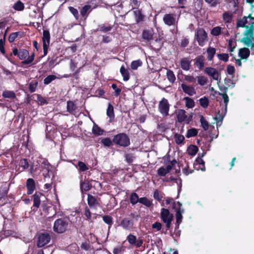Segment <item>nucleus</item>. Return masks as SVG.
<instances>
[{
    "label": "nucleus",
    "mask_w": 254,
    "mask_h": 254,
    "mask_svg": "<svg viewBox=\"0 0 254 254\" xmlns=\"http://www.w3.org/2000/svg\"><path fill=\"white\" fill-rule=\"evenodd\" d=\"M248 19L247 25L251 27H247V30L244 33V37L241 40V42L247 46H249L251 43V37L254 35V18L252 17L250 15L246 17Z\"/></svg>",
    "instance_id": "1"
},
{
    "label": "nucleus",
    "mask_w": 254,
    "mask_h": 254,
    "mask_svg": "<svg viewBox=\"0 0 254 254\" xmlns=\"http://www.w3.org/2000/svg\"><path fill=\"white\" fill-rule=\"evenodd\" d=\"M68 225V220L65 218L58 219L54 223V231L58 233H64L67 229Z\"/></svg>",
    "instance_id": "2"
},
{
    "label": "nucleus",
    "mask_w": 254,
    "mask_h": 254,
    "mask_svg": "<svg viewBox=\"0 0 254 254\" xmlns=\"http://www.w3.org/2000/svg\"><path fill=\"white\" fill-rule=\"evenodd\" d=\"M160 216L162 221L165 223L167 229L170 228L172 221L173 220V215L166 208L161 209Z\"/></svg>",
    "instance_id": "3"
},
{
    "label": "nucleus",
    "mask_w": 254,
    "mask_h": 254,
    "mask_svg": "<svg viewBox=\"0 0 254 254\" xmlns=\"http://www.w3.org/2000/svg\"><path fill=\"white\" fill-rule=\"evenodd\" d=\"M113 142L120 146L127 147L130 144L129 139L125 133H120L115 135Z\"/></svg>",
    "instance_id": "4"
},
{
    "label": "nucleus",
    "mask_w": 254,
    "mask_h": 254,
    "mask_svg": "<svg viewBox=\"0 0 254 254\" xmlns=\"http://www.w3.org/2000/svg\"><path fill=\"white\" fill-rule=\"evenodd\" d=\"M195 39L198 43V45L203 46L207 41V33L202 28L198 29L195 34Z\"/></svg>",
    "instance_id": "5"
},
{
    "label": "nucleus",
    "mask_w": 254,
    "mask_h": 254,
    "mask_svg": "<svg viewBox=\"0 0 254 254\" xmlns=\"http://www.w3.org/2000/svg\"><path fill=\"white\" fill-rule=\"evenodd\" d=\"M170 105L167 99L163 98L159 103V110L164 116L168 115Z\"/></svg>",
    "instance_id": "6"
},
{
    "label": "nucleus",
    "mask_w": 254,
    "mask_h": 254,
    "mask_svg": "<svg viewBox=\"0 0 254 254\" xmlns=\"http://www.w3.org/2000/svg\"><path fill=\"white\" fill-rule=\"evenodd\" d=\"M204 72L211 77L213 79L220 81V73L216 69L211 67H206L204 69Z\"/></svg>",
    "instance_id": "7"
},
{
    "label": "nucleus",
    "mask_w": 254,
    "mask_h": 254,
    "mask_svg": "<svg viewBox=\"0 0 254 254\" xmlns=\"http://www.w3.org/2000/svg\"><path fill=\"white\" fill-rule=\"evenodd\" d=\"M87 202L88 205L91 208L96 209L98 207H100V198L91 194H88Z\"/></svg>",
    "instance_id": "8"
},
{
    "label": "nucleus",
    "mask_w": 254,
    "mask_h": 254,
    "mask_svg": "<svg viewBox=\"0 0 254 254\" xmlns=\"http://www.w3.org/2000/svg\"><path fill=\"white\" fill-rule=\"evenodd\" d=\"M43 46L44 50V56L46 55L48 53V49L50 44V33L47 30H44L43 34Z\"/></svg>",
    "instance_id": "9"
},
{
    "label": "nucleus",
    "mask_w": 254,
    "mask_h": 254,
    "mask_svg": "<svg viewBox=\"0 0 254 254\" xmlns=\"http://www.w3.org/2000/svg\"><path fill=\"white\" fill-rule=\"evenodd\" d=\"M51 239L50 235L47 233L41 234L39 235L37 242V246L39 248L44 247L47 244Z\"/></svg>",
    "instance_id": "10"
},
{
    "label": "nucleus",
    "mask_w": 254,
    "mask_h": 254,
    "mask_svg": "<svg viewBox=\"0 0 254 254\" xmlns=\"http://www.w3.org/2000/svg\"><path fill=\"white\" fill-rule=\"evenodd\" d=\"M164 23L168 26L175 25L177 22L173 14H166L163 17Z\"/></svg>",
    "instance_id": "11"
},
{
    "label": "nucleus",
    "mask_w": 254,
    "mask_h": 254,
    "mask_svg": "<svg viewBox=\"0 0 254 254\" xmlns=\"http://www.w3.org/2000/svg\"><path fill=\"white\" fill-rule=\"evenodd\" d=\"M181 87L183 92L189 96H193L196 93L195 90L192 86L183 83L181 84Z\"/></svg>",
    "instance_id": "12"
},
{
    "label": "nucleus",
    "mask_w": 254,
    "mask_h": 254,
    "mask_svg": "<svg viewBox=\"0 0 254 254\" xmlns=\"http://www.w3.org/2000/svg\"><path fill=\"white\" fill-rule=\"evenodd\" d=\"M177 116L179 122L181 123L183 122L187 121L189 122L190 119L186 114V111L184 110H179L177 112Z\"/></svg>",
    "instance_id": "13"
},
{
    "label": "nucleus",
    "mask_w": 254,
    "mask_h": 254,
    "mask_svg": "<svg viewBox=\"0 0 254 254\" xmlns=\"http://www.w3.org/2000/svg\"><path fill=\"white\" fill-rule=\"evenodd\" d=\"M153 30L152 29L143 30L142 34V37L143 39L150 41L153 39Z\"/></svg>",
    "instance_id": "14"
},
{
    "label": "nucleus",
    "mask_w": 254,
    "mask_h": 254,
    "mask_svg": "<svg viewBox=\"0 0 254 254\" xmlns=\"http://www.w3.org/2000/svg\"><path fill=\"white\" fill-rule=\"evenodd\" d=\"M181 66L185 70H189L190 66V62L188 58H184L181 60Z\"/></svg>",
    "instance_id": "15"
},
{
    "label": "nucleus",
    "mask_w": 254,
    "mask_h": 254,
    "mask_svg": "<svg viewBox=\"0 0 254 254\" xmlns=\"http://www.w3.org/2000/svg\"><path fill=\"white\" fill-rule=\"evenodd\" d=\"M27 188L28 194H31L33 193L35 189V185L34 181L32 179H28L27 180Z\"/></svg>",
    "instance_id": "16"
},
{
    "label": "nucleus",
    "mask_w": 254,
    "mask_h": 254,
    "mask_svg": "<svg viewBox=\"0 0 254 254\" xmlns=\"http://www.w3.org/2000/svg\"><path fill=\"white\" fill-rule=\"evenodd\" d=\"M121 225L124 229L130 230L133 227V222L128 219H124L122 220Z\"/></svg>",
    "instance_id": "17"
},
{
    "label": "nucleus",
    "mask_w": 254,
    "mask_h": 254,
    "mask_svg": "<svg viewBox=\"0 0 254 254\" xmlns=\"http://www.w3.org/2000/svg\"><path fill=\"white\" fill-rule=\"evenodd\" d=\"M195 64L199 68L202 69L204 66L205 58L202 56H199L195 59Z\"/></svg>",
    "instance_id": "18"
},
{
    "label": "nucleus",
    "mask_w": 254,
    "mask_h": 254,
    "mask_svg": "<svg viewBox=\"0 0 254 254\" xmlns=\"http://www.w3.org/2000/svg\"><path fill=\"white\" fill-rule=\"evenodd\" d=\"M250 54V50L247 48H244L239 50V56L241 57V59H247Z\"/></svg>",
    "instance_id": "19"
},
{
    "label": "nucleus",
    "mask_w": 254,
    "mask_h": 254,
    "mask_svg": "<svg viewBox=\"0 0 254 254\" xmlns=\"http://www.w3.org/2000/svg\"><path fill=\"white\" fill-rule=\"evenodd\" d=\"M184 212V209L182 208H178L177 210L176 213V224L177 225L178 227L179 226V225L182 222L183 216H182V213Z\"/></svg>",
    "instance_id": "20"
},
{
    "label": "nucleus",
    "mask_w": 254,
    "mask_h": 254,
    "mask_svg": "<svg viewBox=\"0 0 254 254\" xmlns=\"http://www.w3.org/2000/svg\"><path fill=\"white\" fill-rule=\"evenodd\" d=\"M107 115L110 118V122H112V120L114 118V107L110 104H108V107L107 110Z\"/></svg>",
    "instance_id": "21"
},
{
    "label": "nucleus",
    "mask_w": 254,
    "mask_h": 254,
    "mask_svg": "<svg viewBox=\"0 0 254 254\" xmlns=\"http://www.w3.org/2000/svg\"><path fill=\"white\" fill-rule=\"evenodd\" d=\"M207 59L209 61H211L215 54L216 50L213 47H209L207 50Z\"/></svg>",
    "instance_id": "22"
},
{
    "label": "nucleus",
    "mask_w": 254,
    "mask_h": 254,
    "mask_svg": "<svg viewBox=\"0 0 254 254\" xmlns=\"http://www.w3.org/2000/svg\"><path fill=\"white\" fill-rule=\"evenodd\" d=\"M120 72L123 76L124 80L127 81L129 78V75L128 70L125 68L124 66H122L120 69Z\"/></svg>",
    "instance_id": "23"
},
{
    "label": "nucleus",
    "mask_w": 254,
    "mask_h": 254,
    "mask_svg": "<svg viewBox=\"0 0 254 254\" xmlns=\"http://www.w3.org/2000/svg\"><path fill=\"white\" fill-rule=\"evenodd\" d=\"M187 151L189 155L193 156L195 155L198 151V148L195 145H191L188 147Z\"/></svg>",
    "instance_id": "24"
},
{
    "label": "nucleus",
    "mask_w": 254,
    "mask_h": 254,
    "mask_svg": "<svg viewBox=\"0 0 254 254\" xmlns=\"http://www.w3.org/2000/svg\"><path fill=\"white\" fill-rule=\"evenodd\" d=\"M29 55V52L25 49H20L18 52V57L20 60L25 59Z\"/></svg>",
    "instance_id": "25"
},
{
    "label": "nucleus",
    "mask_w": 254,
    "mask_h": 254,
    "mask_svg": "<svg viewBox=\"0 0 254 254\" xmlns=\"http://www.w3.org/2000/svg\"><path fill=\"white\" fill-rule=\"evenodd\" d=\"M166 74L169 81L171 83L174 82L176 80V77L173 72L170 69H167Z\"/></svg>",
    "instance_id": "26"
},
{
    "label": "nucleus",
    "mask_w": 254,
    "mask_h": 254,
    "mask_svg": "<svg viewBox=\"0 0 254 254\" xmlns=\"http://www.w3.org/2000/svg\"><path fill=\"white\" fill-rule=\"evenodd\" d=\"M76 109V106L72 101H68L67 102V110L70 113L73 112Z\"/></svg>",
    "instance_id": "27"
},
{
    "label": "nucleus",
    "mask_w": 254,
    "mask_h": 254,
    "mask_svg": "<svg viewBox=\"0 0 254 254\" xmlns=\"http://www.w3.org/2000/svg\"><path fill=\"white\" fill-rule=\"evenodd\" d=\"M248 19L246 17H244L243 19L239 20L237 22L238 27H251L250 25H247Z\"/></svg>",
    "instance_id": "28"
},
{
    "label": "nucleus",
    "mask_w": 254,
    "mask_h": 254,
    "mask_svg": "<svg viewBox=\"0 0 254 254\" xmlns=\"http://www.w3.org/2000/svg\"><path fill=\"white\" fill-rule=\"evenodd\" d=\"M2 96L4 98H8L10 99H13L16 97L15 94L13 91L7 90L3 92Z\"/></svg>",
    "instance_id": "29"
},
{
    "label": "nucleus",
    "mask_w": 254,
    "mask_h": 254,
    "mask_svg": "<svg viewBox=\"0 0 254 254\" xmlns=\"http://www.w3.org/2000/svg\"><path fill=\"white\" fill-rule=\"evenodd\" d=\"M197 82L201 86L205 85L207 82V79L204 76H198L196 77Z\"/></svg>",
    "instance_id": "30"
},
{
    "label": "nucleus",
    "mask_w": 254,
    "mask_h": 254,
    "mask_svg": "<svg viewBox=\"0 0 254 254\" xmlns=\"http://www.w3.org/2000/svg\"><path fill=\"white\" fill-rule=\"evenodd\" d=\"M142 62L140 60L133 61L130 65L131 68L133 70H136L138 67L141 66Z\"/></svg>",
    "instance_id": "31"
},
{
    "label": "nucleus",
    "mask_w": 254,
    "mask_h": 254,
    "mask_svg": "<svg viewBox=\"0 0 254 254\" xmlns=\"http://www.w3.org/2000/svg\"><path fill=\"white\" fill-rule=\"evenodd\" d=\"M224 93H219V95H220L221 96H222V97H223V99H224V102L225 104V107H226L227 106V105L229 102V98H228V96L227 94V90H228V88L227 87H224Z\"/></svg>",
    "instance_id": "32"
},
{
    "label": "nucleus",
    "mask_w": 254,
    "mask_h": 254,
    "mask_svg": "<svg viewBox=\"0 0 254 254\" xmlns=\"http://www.w3.org/2000/svg\"><path fill=\"white\" fill-rule=\"evenodd\" d=\"M200 122L201 123V127L203 128L206 130L209 128V125L207 121L204 118L203 116L200 117Z\"/></svg>",
    "instance_id": "33"
},
{
    "label": "nucleus",
    "mask_w": 254,
    "mask_h": 254,
    "mask_svg": "<svg viewBox=\"0 0 254 254\" xmlns=\"http://www.w3.org/2000/svg\"><path fill=\"white\" fill-rule=\"evenodd\" d=\"M184 100L186 101V106L189 108H192L194 106V103L192 99L189 97H185Z\"/></svg>",
    "instance_id": "34"
},
{
    "label": "nucleus",
    "mask_w": 254,
    "mask_h": 254,
    "mask_svg": "<svg viewBox=\"0 0 254 254\" xmlns=\"http://www.w3.org/2000/svg\"><path fill=\"white\" fill-rule=\"evenodd\" d=\"M13 7L16 10L20 11L22 10L24 8V5L23 3L20 1H18L16 3H15Z\"/></svg>",
    "instance_id": "35"
},
{
    "label": "nucleus",
    "mask_w": 254,
    "mask_h": 254,
    "mask_svg": "<svg viewBox=\"0 0 254 254\" xmlns=\"http://www.w3.org/2000/svg\"><path fill=\"white\" fill-rule=\"evenodd\" d=\"M130 202L132 204H135L137 202L139 201V199L138 198L137 194L136 193L134 192L131 194V196L130 197Z\"/></svg>",
    "instance_id": "36"
},
{
    "label": "nucleus",
    "mask_w": 254,
    "mask_h": 254,
    "mask_svg": "<svg viewBox=\"0 0 254 254\" xmlns=\"http://www.w3.org/2000/svg\"><path fill=\"white\" fill-rule=\"evenodd\" d=\"M175 140L176 143L179 144L183 143L185 137L183 135L178 134H176L174 136Z\"/></svg>",
    "instance_id": "37"
},
{
    "label": "nucleus",
    "mask_w": 254,
    "mask_h": 254,
    "mask_svg": "<svg viewBox=\"0 0 254 254\" xmlns=\"http://www.w3.org/2000/svg\"><path fill=\"white\" fill-rule=\"evenodd\" d=\"M57 78L56 76L54 75H50L46 77L44 80V83L45 84H49L52 81L56 79Z\"/></svg>",
    "instance_id": "38"
},
{
    "label": "nucleus",
    "mask_w": 254,
    "mask_h": 254,
    "mask_svg": "<svg viewBox=\"0 0 254 254\" xmlns=\"http://www.w3.org/2000/svg\"><path fill=\"white\" fill-rule=\"evenodd\" d=\"M139 202L147 207H149L152 204L151 202L146 197L140 198Z\"/></svg>",
    "instance_id": "39"
},
{
    "label": "nucleus",
    "mask_w": 254,
    "mask_h": 254,
    "mask_svg": "<svg viewBox=\"0 0 254 254\" xmlns=\"http://www.w3.org/2000/svg\"><path fill=\"white\" fill-rule=\"evenodd\" d=\"M197 134V130L195 128H191L189 129L187 132L186 136L188 138L194 136Z\"/></svg>",
    "instance_id": "40"
},
{
    "label": "nucleus",
    "mask_w": 254,
    "mask_h": 254,
    "mask_svg": "<svg viewBox=\"0 0 254 254\" xmlns=\"http://www.w3.org/2000/svg\"><path fill=\"white\" fill-rule=\"evenodd\" d=\"M92 132L94 134L99 135H101L103 133V130L102 129H101L97 126L95 125L93 127Z\"/></svg>",
    "instance_id": "41"
},
{
    "label": "nucleus",
    "mask_w": 254,
    "mask_h": 254,
    "mask_svg": "<svg viewBox=\"0 0 254 254\" xmlns=\"http://www.w3.org/2000/svg\"><path fill=\"white\" fill-rule=\"evenodd\" d=\"M199 102L200 105L203 108H205L207 107L208 105V100L207 98H202L199 100Z\"/></svg>",
    "instance_id": "42"
},
{
    "label": "nucleus",
    "mask_w": 254,
    "mask_h": 254,
    "mask_svg": "<svg viewBox=\"0 0 254 254\" xmlns=\"http://www.w3.org/2000/svg\"><path fill=\"white\" fill-rule=\"evenodd\" d=\"M80 189L82 191H88L90 189V186L88 183L84 182L80 183Z\"/></svg>",
    "instance_id": "43"
},
{
    "label": "nucleus",
    "mask_w": 254,
    "mask_h": 254,
    "mask_svg": "<svg viewBox=\"0 0 254 254\" xmlns=\"http://www.w3.org/2000/svg\"><path fill=\"white\" fill-rule=\"evenodd\" d=\"M218 58L220 60H222L225 62H226L228 60L229 56L227 54H220L217 55Z\"/></svg>",
    "instance_id": "44"
},
{
    "label": "nucleus",
    "mask_w": 254,
    "mask_h": 254,
    "mask_svg": "<svg viewBox=\"0 0 254 254\" xmlns=\"http://www.w3.org/2000/svg\"><path fill=\"white\" fill-rule=\"evenodd\" d=\"M221 27L217 26L213 28L211 32V33L212 35L214 36H218L221 33Z\"/></svg>",
    "instance_id": "45"
},
{
    "label": "nucleus",
    "mask_w": 254,
    "mask_h": 254,
    "mask_svg": "<svg viewBox=\"0 0 254 254\" xmlns=\"http://www.w3.org/2000/svg\"><path fill=\"white\" fill-rule=\"evenodd\" d=\"M20 166L22 168L23 170L28 168L29 164L27 160L25 159H21L19 163Z\"/></svg>",
    "instance_id": "46"
},
{
    "label": "nucleus",
    "mask_w": 254,
    "mask_h": 254,
    "mask_svg": "<svg viewBox=\"0 0 254 254\" xmlns=\"http://www.w3.org/2000/svg\"><path fill=\"white\" fill-rule=\"evenodd\" d=\"M223 20L226 22H229L231 20L232 15L229 12H224L223 14Z\"/></svg>",
    "instance_id": "47"
},
{
    "label": "nucleus",
    "mask_w": 254,
    "mask_h": 254,
    "mask_svg": "<svg viewBox=\"0 0 254 254\" xmlns=\"http://www.w3.org/2000/svg\"><path fill=\"white\" fill-rule=\"evenodd\" d=\"M78 166L80 171H85L88 169V167L82 162L79 161L78 163Z\"/></svg>",
    "instance_id": "48"
},
{
    "label": "nucleus",
    "mask_w": 254,
    "mask_h": 254,
    "mask_svg": "<svg viewBox=\"0 0 254 254\" xmlns=\"http://www.w3.org/2000/svg\"><path fill=\"white\" fill-rule=\"evenodd\" d=\"M90 8H91V6L90 5H86L84 6V7H83V8H82V9L80 11L81 15L82 16H85L86 13H87V12L90 9Z\"/></svg>",
    "instance_id": "49"
},
{
    "label": "nucleus",
    "mask_w": 254,
    "mask_h": 254,
    "mask_svg": "<svg viewBox=\"0 0 254 254\" xmlns=\"http://www.w3.org/2000/svg\"><path fill=\"white\" fill-rule=\"evenodd\" d=\"M38 82L36 81L31 82L29 84V90L31 92H34L37 86Z\"/></svg>",
    "instance_id": "50"
},
{
    "label": "nucleus",
    "mask_w": 254,
    "mask_h": 254,
    "mask_svg": "<svg viewBox=\"0 0 254 254\" xmlns=\"http://www.w3.org/2000/svg\"><path fill=\"white\" fill-rule=\"evenodd\" d=\"M127 240L129 244L133 245L135 243L136 238L135 236L130 234L128 236Z\"/></svg>",
    "instance_id": "51"
},
{
    "label": "nucleus",
    "mask_w": 254,
    "mask_h": 254,
    "mask_svg": "<svg viewBox=\"0 0 254 254\" xmlns=\"http://www.w3.org/2000/svg\"><path fill=\"white\" fill-rule=\"evenodd\" d=\"M34 206L36 207H39L40 204V199L39 197L37 195H34L33 198Z\"/></svg>",
    "instance_id": "52"
},
{
    "label": "nucleus",
    "mask_w": 254,
    "mask_h": 254,
    "mask_svg": "<svg viewBox=\"0 0 254 254\" xmlns=\"http://www.w3.org/2000/svg\"><path fill=\"white\" fill-rule=\"evenodd\" d=\"M154 197L155 199L160 201L163 197V196L160 194L158 190H155L154 192Z\"/></svg>",
    "instance_id": "53"
},
{
    "label": "nucleus",
    "mask_w": 254,
    "mask_h": 254,
    "mask_svg": "<svg viewBox=\"0 0 254 254\" xmlns=\"http://www.w3.org/2000/svg\"><path fill=\"white\" fill-rule=\"evenodd\" d=\"M157 172L158 175L161 176H164L168 173V172L164 167L160 168L158 170Z\"/></svg>",
    "instance_id": "54"
},
{
    "label": "nucleus",
    "mask_w": 254,
    "mask_h": 254,
    "mask_svg": "<svg viewBox=\"0 0 254 254\" xmlns=\"http://www.w3.org/2000/svg\"><path fill=\"white\" fill-rule=\"evenodd\" d=\"M18 36L17 32L12 33L10 34L8 37V41L9 42H13Z\"/></svg>",
    "instance_id": "55"
},
{
    "label": "nucleus",
    "mask_w": 254,
    "mask_h": 254,
    "mask_svg": "<svg viewBox=\"0 0 254 254\" xmlns=\"http://www.w3.org/2000/svg\"><path fill=\"white\" fill-rule=\"evenodd\" d=\"M101 142L105 146H110L112 145L111 140L109 138H105L102 140Z\"/></svg>",
    "instance_id": "56"
},
{
    "label": "nucleus",
    "mask_w": 254,
    "mask_h": 254,
    "mask_svg": "<svg viewBox=\"0 0 254 254\" xmlns=\"http://www.w3.org/2000/svg\"><path fill=\"white\" fill-rule=\"evenodd\" d=\"M185 80L190 83H194L195 81V78L191 75H186Z\"/></svg>",
    "instance_id": "57"
},
{
    "label": "nucleus",
    "mask_w": 254,
    "mask_h": 254,
    "mask_svg": "<svg viewBox=\"0 0 254 254\" xmlns=\"http://www.w3.org/2000/svg\"><path fill=\"white\" fill-rule=\"evenodd\" d=\"M34 54H33L31 56H29L26 60L22 62V63L24 64H29L31 63L34 60Z\"/></svg>",
    "instance_id": "58"
},
{
    "label": "nucleus",
    "mask_w": 254,
    "mask_h": 254,
    "mask_svg": "<svg viewBox=\"0 0 254 254\" xmlns=\"http://www.w3.org/2000/svg\"><path fill=\"white\" fill-rule=\"evenodd\" d=\"M4 41L5 39L4 38L3 39H0V51L3 54L5 53V50L4 48Z\"/></svg>",
    "instance_id": "59"
},
{
    "label": "nucleus",
    "mask_w": 254,
    "mask_h": 254,
    "mask_svg": "<svg viewBox=\"0 0 254 254\" xmlns=\"http://www.w3.org/2000/svg\"><path fill=\"white\" fill-rule=\"evenodd\" d=\"M227 71L228 74L232 75L235 71L234 67L231 65H228L227 67Z\"/></svg>",
    "instance_id": "60"
},
{
    "label": "nucleus",
    "mask_w": 254,
    "mask_h": 254,
    "mask_svg": "<svg viewBox=\"0 0 254 254\" xmlns=\"http://www.w3.org/2000/svg\"><path fill=\"white\" fill-rule=\"evenodd\" d=\"M70 11L73 14L76 18H77L78 16V12L77 10L73 7H69Z\"/></svg>",
    "instance_id": "61"
},
{
    "label": "nucleus",
    "mask_w": 254,
    "mask_h": 254,
    "mask_svg": "<svg viewBox=\"0 0 254 254\" xmlns=\"http://www.w3.org/2000/svg\"><path fill=\"white\" fill-rule=\"evenodd\" d=\"M84 215L86 217L87 220H90L91 219V214L89 209L87 207H86L85 208Z\"/></svg>",
    "instance_id": "62"
},
{
    "label": "nucleus",
    "mask_w": 254,
    "mask_h": 254,
    "mask_svg": "<svg viewBox=\"0 0 254 254\" xmlns=\"http://www.w3.org/2000/svg\"><path fill=\"white\" fill-rule=\"evenodd\" d=\"M162 224L160 222H156L152 225V228L156 229L157 231L161 230Z\"/></svg>",
    "instance_id": "63"
},
{
    "label": "nucleus",
    "mask_w": 254,
    "mask_h": 254,
    "mask_svg": "<svg viewBox=\"0 0 254 254\" xmlns=\"http://www.w3.org/2000/svg\"><path fill=\"white\" fill-rule=\"evenodd\" d=\"M103 220L104 221L108 224H111L112 223V218L109 216H104L103 217Z\"/></svg>",
    "instance_id": "64"
}]
</instances>
